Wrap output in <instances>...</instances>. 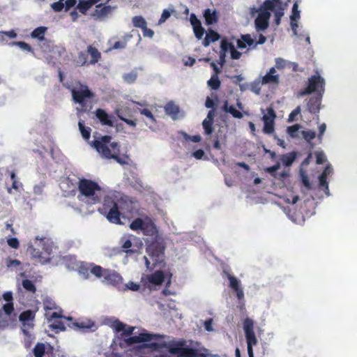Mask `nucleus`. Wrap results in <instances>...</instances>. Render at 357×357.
Instances as JSON below:
<instances>
[{
    "mask_svg": "<svg viewBox=\"0 0 357 357\" xmlns=\"http://www.w3.org/2000/svg\"><path fill=\"white\" fill-rule=\"evenodd\" d=\"M130 204L128 197H118L117 196L107 195L104 198L102 208L98 211L106 216L107 220L114 224H121V215L126 211H130Z\"/></svg>",
    "mask_w": 357,
    "mask_h": 357,
    "instance_id": "obj_1",
    "label": "nucleus"
},
{
    "mask_svg": "<svg viewBox=\"0 0 357 357\" xmlns=\"http://www.w3.org/2000/svg\"><path fill=\"white\" fill-rule=\"evenodd\" d=\"M111 139L112 137L109 135L102 136L95 139L91 145L102 158L114 159L121 165H128V157H119V144L116 142H111Z\"/></svg>",
    "mask_w": 357,
    "mask_h": 357,
    "instance_id": "obj_2",
    "label": "nucleus"
},
{
    "mask_svg": "<svg viewBox=\"0 0 357 357\" xmlns=\"http://www.w3.org/2000/svg\"><path fill=\"white\" fill-rule=\"evenodd\" d=\"M112 326L116 331L122 332V335H133L124 340L129 345L139 342H149L153 339L163 337L161 335L149 333L144 329L139 330L136 327L128 326L119 320L114 321L112 324Z\"/></svg>",
    "mask_w": 357,
    "mask_h": 357,
    "instance_id": "obj_3",
    "label": "nucleus"
},
{
    "mask_svg": "<svg viewBox=\"0 0 357 357\" xmlns=\"http://www.w3.org/2000/svg\"><path fill=\"white\" fill-rule=\"evenodd\" d=\"M77 199L86 205L100 203L104 196V191L97 183L86 178L79 181Z\"/></svg>",
    "mask_w": 357,
    "mask_h": 357,
    "instance_id": "obj_4",
    "label": "nucleus"
},
{
    "mask_svg": "<svg viewBox=\"0 0 357 357\" xmlns=\"http://www.w3.org/2000/svg\"><path fill=\"white\" fill-rule=\"evenodd\" d=\"M63 86L71 92L73 102L79 105L80 107H77L78 113L86 112L89 110L86 107V102L89 99L93 98L94 94L86 85L82 84L79 82L76 83L75 86L64 83Z\"/></svg>",
    "mask_w": 357,
    "mask_h": 357,
    "instance_id": "obj_5",
    "label": "nucleus"
},
{
    "mask_svg": "<svg viewBox=\"0 0 357 357\" xmlns=\"http://www.w3.org/2000/svg\"><path fill=\"white\" fill-rule=\"evenodd\" d=\"M263 10L259 13L255 20V28L257 31H263L268 26V20L271 17L270 10H274L275 4L270 0H266L262 5Z\"/></svg>",
    "mask_w": 357,
    "mask_h": 357,
    "instance_id": "obj_6",
    "label": "nucleus"
},
{
    "mask_svg": "<svg viewBox=\"0 0 357 357\" xmlns=\"http://www.w3.org/2000/svg\"><path fill=\"white\" fill-rule=\"evenodd\" d=\"M325 81L319 74L313 75L308 79L307 86L299 92L301 96H304L312 93H317V96H322L324 93Z\"/></svg>",
    "mask_w": 357,
    "mask_h": 357,
    "instance_id": "obj_7",
    "label": "nucleus"
},
{
    "mask_svg": "<svg viewBox=\"0 0 357 357\" xmlns=\"http://www.w3.org/2000/svg\"><path fill=\"white\" fill-rule=\"evenodd\" d=\"M119 243L123 251L127 254L137 252L143 245L142 241L134 236H122Z\"/></svg>",
    "mask_w": 357,
    "mask_h": 357,
    "instance_id": "obj_8",
    "label": "nucleus"
},
{
    "mask_svg": "<svg viewBox=\"0 0 357 357\" xmlns=\"http://www.w3.org/2000/svg\"><path fill=\"white\" fill-rule=\"evenodd\" d=\"M165 245L163 239L156 237L146 248V252L155 262L160 261L164 255Z\"/></svg>",
    "mask_w": 357,
    "mask_h": 357,
    "instance_id": "obj_9",
    "label": "nucleus"
},
{
    "mask_svg": "<svg viewBox=\"0 0 357 357\" xmlns=\"http://www.w3.org/2000/svg\"><path fill=\"white\" fill-rule=\"evenodd\" d=\"M243 330L247 342L248 351H253V346L257 344V339L254 332V321L246 318L243 321Z\"/></svg>",
    "mask_w": 357,
    "mask_h": 357,
    "instance_id": "obj_10",
    "label": "nucleus"
},
{
    "mask_svg": "<svg viewBox=\"0 0 357 357\" xmlns=\"http://www.w3.org/2000/svg\"><path fill=\"white\" fill-rule=\"evenodd\" d=\"M130 227L134 231H141L145 234H153L156 231L155 225L151 220L145 221L138 218L132 221Z\"/></svg>",
    "mask_w": 357,
    "mask_h": 357,
    "instance_id": "obj_11",
    "label": "nucleus"
},
{
    "mask_svg": "<svg viewBox=\"0 0 357 357\" xmlns=\"http://www.w3.org/2000/svg\"><path fill=\"white\" fill-rule=\"evenodd\" d=\"M188 347L189 345L187 344V342L181 340L169 342L167 345V349L171 354H177L181 357H187L192 353Z\"/></svg>",
    "mask_w": 357,
    "mask_h": 357,
    "instance_id": "obj_12",
    "label": "nucleus"
},
{
    "mask_svg": "<svg viewBox=\"0 0 357 357\" xmlns=\"http://www.w3.org/2000/svg\"><path fill=\"white\" fill-rule=\"evenodd\" d=\"M63 317L61 314H52L49 319V328L56 333L66 330L65 324L60 320Z\"/></svg>",
    "mask_w": 357,
    "mask_h": 357,
    "instance_id": "obj_13",
    "label": "nucleus"
},
{
    "mask_svg": "<svg viewBox=\"0 0 357 357\" xmlns=\"http://www.w3.org/2000/svg\"><path fill=\"white\" fill-rule=\"evenodd\" d=\"M224 273L226 274L229 281L230 288L236 292L238 299H242L244 296V293L243 289L241 287L240 280L226 271H224Z\"/></svg>",
    "mask_w": 357,
    "mask_h": 357,
    "instance_id": "obj_14",
    "label": "nucleus"
},
{
    "mask_svg": "<svg viewBox=\"0 0 357 357\" xmlns=\"http://www.w3.org/2000/svg\"><path fill=\"white\" fill-rule=\"evenodd\" d=\"M35 314H20L19 320L22 322V331L25 335L29 334V329L33 328Z\"/></svg>",
    "mask_w": 357,
    "mask_h": 357,
    "instance_id": "obj_15",
    "label": "nucleus"
},
{
    "mask_svg": "<svg viewBox=\"0 0 357 357\" xmlns=\"http://www.w3.org/2000/svg\"><path fill=\"white\" fill-rule=\"evenodd\" d=\"M268 113L271 117L266 115L263 116L264 122L263 131L265 133L271 134L274 132V119L275 117V114L272 108H269L268 109Z\"/></svg>",
    "mask_w": 357,
    "mask_h": 357,
    "instance_id": "obj_16",
    "label": "nucleus"
},
{
    "mask_svg": "<svg viewBox=\"0 0 357 357\" xmlns=\"http://www.w3.org/2000/svg\"><path fill=\"white\" fill-rule=\"evenodd\" d=\"M95 113L96 116L102 125L111 127L114 126V123L116 120L114 116L109 115L104 109L100 108L97 109Z\"/></svg>",
    "mask_w": 357,
    "mask_h": 357,
    "instance_id": "obj_17",
    "label": "nucleus"
},
{
    "mask_svg": "<svg viewBox=\"0 0 357 357\" xmlns=\"http://www.w3.org/2000/svg\"><path fill=\"white\" fill-rule=\"evenodd\" d=\"M165 114L169 116L172 120L176 121L180 119V108L179 107L174 103L173 101L168 102L165 107Z\"/></svg>",
    "mask_w": 357,
    "mask_h": 357,
    "instance_id": "obj_18",
    "label": "nucleus"
},
{
    "mask_svg": "<svg viewBox=\"0 0 357 357\" xmlns=\"http://www.w3.org/2000/svg\"><path fill=\"white\" fill-rule=\"evenodd\" d=\"M215 115L216 109H211L208 112L206 118L202 121V126L207 135L211 134L213 130V123Z\"/></svg>",
    "mask_w": 357,
    "mask_h": 357,
    "instance_id": "obj_19",
    "label": "nucleus"
},
{
    "mask_svg": "<svg viewBox=\"0 0 357 357\" xmlns=\"http://www.w3.org/2000/svg\"><path fill=\"white\" fill-rule=\"evenodd\" d=\"M102 277L107 283L112 284H119L123 280V278L119 273L109 270H105L102 274Z\"/></svg>",
    "mask_w": 357,
    "mask_h": 357,
    "instance_id": "obj_20",
    "label": "nucleus"
},
{
    "mask_svg": "<svg viewBox=\"0 0 357 357\" xmlns=\"http://www.w3.org/2000/svg\"><path fill=\"white\" fill-rule=\"evenodd\" d=\"M178 134L183 136L182 144L187 149L192 147L191 146L192 143H198L201 141V136L199 135L191 136L183 130L178 131Z\"/></svg>",
    "mask_w": 357,
    "mask_h": 357,
    "instance_id": "obj_21",
    "label": "nucleus"
},
{
    "mask_svg": "<svg viewBox=\"0 0 357 357\" xmlns=\"http://www.w3.org/2000/svg\"><path fill=\"white\" fill-rule=\"evenodd\" d=\"M202 15L205 19L206 25H213L216 24L219 20V14L216 10L207 8L204 10Z\"/></svg>",
    "mask_w": 357,
    "mask_h": 357,
    "instance_id": "obj_22",
    "label": "nucleus"
},
{
    "mask_svg": "<svg viewBox=\"0 0 357 357\" xmlns=\"http://www.w3.org/2000/svg\"><path fill=\"white\" fill-rule=\"evenodd\" d=\"M322 96H317L315 98H310L307 103V110L311 114H317L320 110V105Z\"/></svg>",
    "mask_w": 357,
    "mask_h": 357,
    "instance_id": "obj_23",
    "label": "nucleus"
},
{
    "mask_svg": "<svg viewBox=\"0 0 357 357\" xmlns=\"http://www.w3.org/2000/svg\"><path fill=\"white\" fill-rule=\"evenodd\" d=\"M3 300L5 303L2 305L3 312H13L14 307L13 303V294L11 291L5 292L3 294Z\"/></svg>",
    "mask_w": 357,
    "mask_h": 357,
    "instance_id": "obj_24",
    "label": "nucleus"
},
{
    "mask_svg": "<svg viewBox=\"0 0 357 357\" xmlns=\"http://www.w3.org/2000/svg\"><path fill=\"white\" fill-rule=\"evenodd\" d=\"M275 68H271L269 71L262 77L261 84H278L279 82V75H275Z\"/></svg>",
    "mask_w": 357,
    "mask_h": 357,
    "instance_id": "obj_25",
    "label": "nucleus"
},
{
    "mask_svg": "<svg viewBox=\"0 0 357 357\" xmlns=\"http://www.w3.org/2000/svg\"><path fill=\"white\" fill-rule=\"evenodd\" d=\"M27 252L30 253L33 257L38 259L40 262L48 263L50 259L43 255V252L39 248H34L32 245H29Z\"/></svg>",
    "mask_w": 357,
    "mask_h": 357,
    "instance_id": "obj_26",
    "label": "nucleus"
},
{
    "mask_svg": "<svg viewBox=\"0 0 357 357\" xmlns=\"http://www.w3.org/2000/svg\"><path fill=\"white\" fill-rule=\"evenodd\" d=\"M165 275L162 271H156L155 273L149 276L148 280L149 283L154 285H160L165 281Z\"/></svg>",
    "mask_w": 357,
    "mask_h": 357,
    "instance_id": "obj_27",
    "label": "nucleus"
},
{
    "mask_svg": "<svg viewBox=\"0 0 357 357\" xmlns=\"http://www.w3.org/2000/svg\"><path fill=\"white\" fill-rule=\"evenodd\" d=\"M190 22L193 27V31L196 38L201 39V21L197 17L196 15L192 13L190 16Z\"/></svg>",
    "mask_w": 357,
    "mask_h": 357,
    "instance_id": "obj_28",
    "label": "nucleus"
},
{
    "mask_svg": "<svg viewBox=\"0 0 357 357\" xmlns=\"http://www.w3.org/2000/svg\"><path fill=\"white\" fill-rule=\"evenodd\" d=\"M220 38V36L218 32L211 29H208V31L206 33V36L204 41L202 42V44L204 46H208L210 43L218 40Z\"/></svg>",
    "mask_w": 357,
    "mask_h": 357,
    "instance_id": "obj_29",
    "label": "nucleus"
},
{
    "mask_svg": "<svg viewBox=\"0 0 357 357\" xmlns=\"http://www.w3.org/2000/svg\"><path fill=\"white\" fill-rule=\"evenodd\" d=\"M36 242H38V247H42L43 252L44 255H50L52 250V245L50 243H49V240L45 241V239L39 238L38 236L36 238Z\"/></svg>",
    "mask_w": 357,
    "mask_h": 357,
    "instance_id": "obj_30",
    "label": "nucleus"
},
{
    "mask_svg": "<svg viewBox=\"0 0 357 357\" xmlns=\"http://www.w3.org/2000/svg\"><path fill=\"white\" fill-rule=\"evenodd\" d=\"M47 30V28L46 26H38L31 31V37L40 41H43L45 39V34Z\"/></svg>",
    "mask_w": 357,
    "mask_h": 357,
    "instance_id": "obj_31",
    "label": "nucleus"
},
{
    "mask_svg": "<svg viewBox=\"0 0 357 357\" xmlns=\"http://www.w3.org/2000/svg\"><path fill=\"white\" fill-rule=\"evenodd\" d=\"M95 4L93 0H81L76 6V9L79 10L82 14H85L86 11Z\"/></svg>",
    "mask_w": 357,
    "mask_h": 357,
    "instance_id": "obj_32",
    "label": "nucleus"
},
{
    "mask_svg": "<svg viewBox=\"0 0 357 357\" xmlns=\"http://www.w3.org/2000/svg\"><path fill=\"white\" fill-rule=\"evenodd\" d=\"M87 53L91 58L89 62L91 64L96 63L100 58V52L98 50L97 48L91 45L88 46Z\"/></svg>",
    "mask_w": 357,
    "mask_h": 357,
    "instance_id": "obj_33",
    "label": "nucleus"
},
{
    "mask_svg": "<svg viewBox=\"0 0 357 357\" xmlns=\"http://www.w3.org/2000/svg\"><path fill=\"white\" fill-rule=\"evenodd\" d=\"M43 307L45 311L58 310L57 312H63L61 307L58 306L55 302L50 298L44 300Z\"/></svg>",
    "mask_w": 357,
    "mask_h": 357,
    "instance_id": "obj_34",
    "label": "nucleus"
},
{
    "mask_svg": "<svg viewBox=\"0 0 357 357\" xmlns=\"http://www.w3.org/2000/svg\"><path fill=\"white\" fill-rule=\"evenodd\" d=\"M219 102L218 97L216 93H212L211 96H208L206 99L205 106L210 109H216Z\"/></svg>",
    "mask_w": 357,
    "mask_h": 357,
    "instance_id": "obj_35",
    "label": "nucleus"
},
{
    "mask_svg": "<svg viewBox=\"0 0 357 357\" xmlns=\"http://www.w3.org/2000/svg\"><path fill=\"white\" fill-rule=\"evenodd\" d=\"M296 158V154L295 152L289 153L287 154H284L281 156L280 160L282 161V164L286 166L289 167L292 165V163L294 162Z\"/></svg>",
    "mask_w": 357,
    "mask_h": 357,
    "instance_id": "obj_36",
    "label": "nucleus"
},
{
    "mask_svg": "<svg viewBox=\"0 0 357 357\" xmlns=\"http://www.w3.org/2000/svg\"><path fill=\"white\" fill-rule=\"evenodd\" d=\"M8 45L10 46H17L22 50L26 51L28 52L31 53L32 54H34V52L31 46L24 41H13L10 42Z\"/></svg>",
    "mask_w": 357,
    "mask_h": 357,
    "instance_id": "obj_37",
    "label": "nucleus"
},
{
    "mask_svg": "<svg viewBox=\"0 0 357 357\" xmlns=\"http://www.w3.org/2000/svg\"><path fill=\"white\" fill-rule=\"evenodd\" d=\"M208 86L213 90H218L221 84L218 74H212L210 79L207 82Z\"/></svg>",
    "mask_w": 357,
    "mask_h": 357,
    "instance_id": "obj_38",
    "label": "nucleus"
},
{
    "mask_svg": "<svg viewBox=\"0 0 357 357\" xmlns=\"http://www.w3.org/2000/svg\"><path fill=\"white\" fill-rule=\"evenodd\" d=\"M319 186L328 195V183L327 181L326 169H325L319 176Z\"/></svg>",
    "mask_w": 357,
    "mask_h": 357,
    "instance_id": "obj_39",
    "label": "nucleus"
},
{
    "mask_svg": "<svg viewBox=\"0 0 357 357\" xmlns=\"http://www.w3.org/2000/svg\"><path fill=\"white\" fill-rule=\"evenodd\" d=\"M78 126L82 137L84 139H89L91 135V128L89 127H86L84 122L81 120L78 122Z\"/></svg>",
    "mask_w": 357,
    "mask_h": 357,
    "instance_id": "obj_40",
    "label": "nucleus"
},
{
    "mask_svg": "<svg viewBox=\"0 0 357 357\" xmlns=\"http://www.w3.org/2000/svg\"><path fill=\"white\" fill-rule=\"evenodd\" d=\"M223 109L225 112L230 113L234 118L241 119L243 117L242 113L234 106H228L227 102H225Z\"/></svg>",
    "mask_w": 357,
    "mask_h": 357,
    "instance_id": "obj_41",
    "label": "nucleus"
},
{
    "mask_svg": "<svg viewBox=\"0 0 357 357\" xmlns=\"http://www.w3.org/2000/svg\"><path fill=\"white\" fill-rule=\"evenodd\" d=\"M97 8H100L99 10H96L99 15L105 16L109 14L112 10L116 9L117 8L116 6H102V3H100L96 6Z\"/></svg>",
    "mask_w": 357,
    "mask_h": 357,
    "instance_id": "obj_42",
    "label": "nucleus"
},
{
    "mask_svg": "<svg viewBox=\"0 0 357 357\" xmlns=\"http://www.w3.org/2000/svg\"><path fill=\"white\" fill-rule=\"evenodd\" d=\"M132 22L135 27L140 28L142 29H144L147 25L146 20L142 16H135L132 17Z\"/></svg>",
    "mask_w": 357,
    "mask_h": 357,
    "instance_id": "obj_43",
    "label": "nucleus"
},
{
    "mask_svg": "<svg viewBox=\"0 0 357 357\" xmlns=\"http://www.w3.org/2000/svg\"><path fill=\"white\" fill-rule=\"evenodd\" d=\"M284 7L282 5L278 6L274 9L275 12V24L279 25L281 22V18L284 15Z\"/></svg>",
    "mask_w": 357,
    "mask_h": 357,
    "instance_id": "obj_44",
    "label": "nucleus"
},
{
    "mask_svg": "<svg viewBox=\"0 0 357 357\" xmlns=\"http://www.w3.org/2000/svg\"><path fill=\"white\" fill-rule=\"evenodd\" d=\"M45 351V345L43 343H37L33 349L35 357H43Z\"/></svg>",
    "mask_w": 357,
    "mask_h": 357,
    "instance_id": "obj_45",
    "label": "nucleus"
},
{
    "mask_svg": "<svg viewBox=\"0 0 357 357\" xmlns=\"http://www.w3.org/2000/svg\"><path fill=\"white\" fill-rule=\"evenodd\" d=\"M137 77V73L135 70H132L128 73H125L123 75V79L127 84H132L135 82Z\"/></svg>",
    "mask_w": 357,
    "mask_h": 357,
    "instance_id": "obj_46",
    "label": "nucleus"
},
{
    "mask_svg": "<svg viewBox=\"0 0 357 357\" xmlns=\"http://www.w3.org/2000/svg\"><path fill=\"white\" fill-rule=\"evenodd\" d=\"M234 47V45L233 43L228 42L226 39H222L221 40L220 48L223 55H225L226 52H229Z\"/></svg>",
    "mask_w": 357,
    "mask_h": 357,
    "instance_id": "obj_47",
    "label": "nucleus"
},
{
    "mask_svg": "<svg viewBox=\"0 0 357 357\" xmlns=\"http://www.w3.org/2000/svg\"><path fill=\"white\" fill-rule=\"evenodd\" d=\"M22 287L28 291L35 292L36 291V286L34 283L28 279H25L22 280Z\"/></svg>",
    "mask_w": 357,
    "mask_h": 357,
    "instance_id": "obj_48",
    "label": "nucleus"
},
{
    "mask_svg": "<svg viewBox=\"0 0 357 357\" xmlns=\"http://www.w3.org/2000/svg\"><path fill=\"white\" fill-rule=\"evenodd\" d=\"M302 135L306 142H310L312 139L315 138L316 133L314 131L312 130H303L302 132Z\"/></svg>",
    "mask_w": 357,
    "mask_h": 357,
    "instance_id": "obj_49",
    "label": "nucleus"
},
{
    "mask_svg": "<svg viewBox=\"0 0 357 357\" xmlns=\"http://www.w3.org/2000/svg\"><path fill=\"white\" fill-rule=\"evenodd\" d=\"M300 11L297 3H294L292 7V13L290 16L291 20H298L300 19Z\"/></svg>",
    "mask_w": 357,
    "mask_h": 357,
    "instance_id": "obj_50",
    "label": "nucleus"
},
{
    "mask_svg": "<svg viewBox=\"0 0 357 357\" xmlns=\"http://www.w3.org/2000/svg\"><path fill=\"white\" fill-rule=\"evenodd\" d=\"M1 314L3 315V317H2L3 321H0V328L9 326L8 320L12 319L11 315H13L14 317H16L17 315V314L8 313Z\"/></svg>",
    "mask_w": 357,
    "mask_h": 357,
    "instance_id": "obj_51",
    "label": "nucleus"
},
{
    "mask_svg": "<svg viewBox=\"0 0 357 357\" xmlns=\"http://www.w3.org/2000/svg\"><path fill=\"white\" fill-rule=\"evenodd\" d=\"M86 63V54L83 52H79L77 58L76 59L77 65L79 66H82Z\"/></svg>",
    "mask_w": 357,
    "mask_h": 357,
    "instance_id": "obj_52",
    "label": "nucleus"
},
{
    "mask_svg": "<svg viewBox=\"0 0 357 357\" xmlns=\"http://www.w3.org/2000/svg\"><path fill=\"white\" fill-rule=\"evenodd\" d=\"M139 112L142 115H144L146 117L149 118L152 122H155V118L154 117L152 112L149 109H146V108L139 109Z\"/></svg>",
    "mask_w": 357,
    "mask_h": 357,
    "instance_id": "obj_53",
    "label": "nucleus"
},
{
    "mask_svg": "<svg viewBox=\"0 0 357 357\" xmlns=\"http://www.w3.org/2000/svg\"><path fill=\"white\" fill-rule=\"evenodd\" d=\"M241 38L244 40L245 43V46L248 45L249 47L254 46L256 47L255 40L252 38L250 34H245L241 36Z\"/></svg>",
    "mask_w": 357,
    "mask_h": 357,
    "instance_id": "obj_54",
    "label": "nucleus"
},
{
    "mask_svg": "<svg viewBox=\"0 0 357 357\" xmlns=\"http://www.w3.org/2000/svg\"><path fill=\"white\" fill-rule=\"evenodd\" d=\"M300 127L301 126L298 124H295L294 126H289L287 128L288 134L292 137H296V132L298 131Z\"/></svg>",
    "mask_w": 357,
    "mask_h": 357,
    "instance_id": "obj_55",
    "label": "nucleus"
},
{
    "mask_svg": "<svg viewBox=\"0 0 357 357\" xmlns=\"http://www.w3.org/2000/svg\"><path fill=\"white\" fill-rule=\"evenodd\" d=\"M261 81L254 82L250 84V90L256 94H259L261 91Z\"/></svg>",
    "mask_w": 357,
    "mask_h": 357,
    "instance_id": "obj_56",
    "label": "nucleus"
},
{
    "mask_svg": "<svg viewBox=\"0 0 357 357\" xmlns=\"http://www.w3.org/2000/svg\"><path fill=\"white\" fill-rule=\"evenodd\" d=\"M3 36H6L11 39L16 38L17 36L16 32L14 30H10L8 31H0V36L3 37ZM2 40H4L3 38H2Z\"/></svg>",
    "mask_w": 357,
    "mask_h": 357,
    "instance_id": "obj_57",
    "label": "nucleus"
},
{
    "mask_svg": "<svg viewBox=\"0 0 357 357\" xmlns=\"http://www.w3.org/2000/svg\"><path fill=\"white\" fill-rule=\"evenodd\" d=\"M125 290L130 289L134 291L139 289V284L132 281L129 282L125 285Z\"/></svg>",
    "mask_w": 357,
    "mask_h": 357,
    "instance_id": "obj_58",
    "label": "nucleus"
},
{
    "mask_svg": "<svg viewBox=\"0 0 357 357\" xmlns=\"http://www.w3.org/2000/svg\"><path fill=\"white\" fill-rule=\"evenodd\" d=\"M105 269H102L99 266H96L91 269V273L97 277L102 276L103 272Z\"/></svg>",
    "mask_w": 357,
    "mask_h": 357,
    "instance_id": "obj_59",
    "label": "nucleus"
},
{
    "mask_svg": "<svg viewBox=\"0 0 357 357\" xmlns=\"http://www.w3.org/2000/svg\"><path fill=\"white\" fill-rule=\"evenodd\" d=\"M78 326L81 328L91 330L92 331H95V328H95V325L91 322L86 323L82 321L78 324Z\"/></svg>",
    "mask_w": 357,
    "mask_h": 357,
    "instance_id": "obj_60",
    "label": "nucleus"
},
{
    "mask_svg": "<svg viewBox=\"0 0 357 357\" xmlns=\"http://www.w3.org/2000/svg\"><path fill=\"white\" fill-rule=\"evenodd\" d=\"M301 107H296L289 115V121H293L295 119V117L301 113Z\"/></svg>",
    "mask_w": 357,
    "mask_h": 357,
    "instance_id": "obj_61",
    "label": "nucleus"
},
{
    "mask_svg": "<svg viewBox=\"0 0 357 357\" xmlns=\"http://www.w3.org/2000/svg\"><path fill=\"white\" fill-rule=\"evenodd\" d=\"M7 243L10 247L15 249L17 248L20 245L18 239L15 237L8 239Z\"/></svg>",
    "mask_w": 357,
    "mask_h": 357,
    "instance_id": "obj_62",
    "label": "nucleus"
},
{
    "mask_svg": "<svg viewBox=\"0 0 357 357\" xmlns=\"http://www.w3.org/2000/svg\"><path fill=\"white\" fill-rule=\"evenodd\" d=\"M183 63L186 66H192L195 63V59L191 56L183 58Z\"/></svg>",
    "mask_w": 357,
    "mask_h": 357,
    "instance_id": "obj_63",
    "label": "nucleus"
},
{
    "mask_svg": "<svg viewBox=\"0 0 357 357\" xmlns=\"http://www.w3.org/2000/svg\"><path fill=\"white\" fill-rule=\"evenodd\" d=\"M51 8L54 12H60L64 8V4L59 2H54L51 4Z\"/></svg>",
    "mask_w": 357,
    "mask_h": 357,
    "instance_id": "obj_64",
    "label": "nucleus"
}]
</instances>
